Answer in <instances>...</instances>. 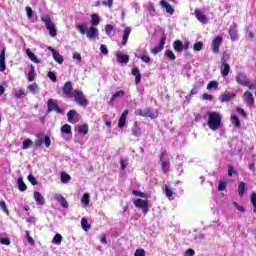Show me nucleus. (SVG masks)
<instances>
[{
	"instance_id": "f257e3e1",
	"label": "nucleus",
	"mask_w": 256,
	"mask_h": 256,
	"mask_svg": "<svg viewBox=\"0 0 256 256\" xmlns=\"http://www.w3.org/2000/svg\"><path fill=\"white\" fill-rule=\"evenodd\" d=\"M208 115V120H207V125L211 131H218L221 127V120L222 116L221 113L211 111L207 113Z\"/></svg>"
},
{
	"instance_id": "f03ea898",
	"label": "nucleus",
	"mask_w": 256,
	"mask_h": 256,
	"mask_svg": "<svg viewBox=\"0 0 256 256\" xmlns=\"http://www.w3.org/2000/svg\"><path fill=\"white\" fill-rule=\"evenodd\" d=\"M41 21L44 23L46 29L49 31L50 37H57V27L49 15H42Z\"/></svg>"
},
{
	"instance_id": "7ed1b4c3",
	"label": "nucleus",
	"mask_w": 256,
	"mask_h": 256,
	"mask_svg": "<svg viewBox=\"0 0 256 256\" xmlns=\"http://www.w3.org/2000/svg\"><path fill=\"white\" fill-rule=\"evenodd\" d=\"M227 61H229V55H227V53L224 52L223 57L221 59V67H220L222 77H227V75H229V73L231 72V66H229Z\"/></svg>"
},
{
	"instance_id": "20e7f679",
	"label": "nucleus",
	"mask_w": 256,
	"mask_h": 256,
	"mask_svg": "<svg viewBox=\"0 0 256 256\" xmlns=\"http://www.w3.org/2000/svg\"><path fill=\"white\" fill-rule=\"evenodd\" d=\"M73 97L77 104H79L81 107H87L89 105V101L87 100V97H85V94H83L80 90H74Z\"/></svg>"
},
{
	"instance_id": "39448f33",
	"label": "nucleus",
	"mask_w": 256,
	"mask_h": 256,
	"mask_svg": "<svg viewBox=\"0 0 256 256\" xmlns=\"http://www.w3.org/2000/svg\"><path fill=\"white\" fill-rule=\"evenodd\" d=\"M236 81L239 83V85H243V87H249V89H255L256 85L251 84L249 82V79H247V76L243 72H239L236 76Z\"/></svg>"
},
{
	"instance_id": "423d86ee",
	"label": "nucleus",
	"mask_w": 256,
	"mask_h": 256,
	"mask_svg": "<svg viewBox=\"0 0 256 256\" xmlns=\"http://www.w3.org/2000/svg\"><path fill=\"white\" fill-rule=\"evenodd\" d=\"M135 115L139 117H149L150 119H157V113L153 108L138 109L135 111Z\"/></svg>"
},
{
	"instance_id": "0eeeda50",
	"label": "nucleus",
	"mask_w": 256,
	"mask_h": 256,
	"mask_svg": "<svg viewBox=\"0 0 256 256\" xmlns=\"http://www.w3.org/2000/svg\"><path fill=\"white\" fill-rule=\"evenodd\" d=\"M47 107H48V110L46 112L47 115H49V113H53V111L55 113H58L59 115H63V109L59 108V105H57V102H55V100L48 99Z\"/></svg>"
},
{
	"instance_id": "6e6552de",
	"label": "nucleus",
	"mask_w": 256,
	"mask_h": 256,
	"mask_svg": "<svg viewBox=\"0 0 256 256\" xmlns=\"http://www.w3.org/2000/svg\"><path fill=\"white\" fill-rule=\"evenodd\" d=\"M135 207L138 209H142L144 215H147L149 213V203L146 202V200L143 199H136L133 201Z\"/></svg>"
},
{
	"instance_id": "1a4fd4ad",
	"label": "nucleus",
	"mask_w": 256,
	"mask_h": 256,
	"mask_svg": "<svg viewBox=\"0 0 256 256\" xmlns=\"http://www.w3.org/2000/svg\"><path fill=\"white\" fill-rule=\"evenodd\" d=\"M160 162H161L163 173H168L170 164H169V157L167 156V152L164 151L161 153Z\"/></svg>"
},
{
	"instance_id": "9d476101",
	"label": "nucleus",
	"mask_w": 256,
	"mask_h": 256,
	"mask_svg": "<svg viewBox=\"0 0 256 256\" xmlns=\"http://www.w3.org/2000/svg\"><path fill=\"white\" fill-rule=\"evenodd\" d=\"M62 91L66 97H73V95L75 94V90H73V82H66L62 87Z\"/></svg>"
},
{
	"instance_id": "9b49d317",
	"label": "nucleus",
	"mask_w": 256,
	"mask_h": 256,
	"mask_svg": "<svg viewBox=\"0 0 256 256\" xmlns=\"http://www.w3.org/2000/svg\"><path fill=\"white\" fill-rule=\"evenodd\" d=\"M165 41H167V35L162 34L159 45L151 50L152 55H157L158 53H161L162 49L165 48Z\"/></svg>"
},
{
	"instance_id": "f8f14e48",
	"label": "nucleus",
	"mask_w": 256,
	"mask_h": 256,
	"mask_svg": "<svg viewBox=\"0 0 256 256\" xmlns=\"http://www.w3.org/2000/svg\"><path fill=\"white\" fill-rule=\"evenodd\" d=\"M194 15H195L196 19L203 25H205V23H207L209 21V18L207 17V15H205V12H203L199 9L195 10Z\"/></svg>"
},
{
	"instance_id": "ddd939ff",
	"label": "nucleus",
	"mask_w": 256,
	"mask_h": 256,
	"mask_svg": "<svg viewBox=\"0 0 256 256\" xmlns=\"http://www.w3.org/2000/svg\"><path fill=\"white\" fill-rule=\"evenodd\" d=\"M221 43H223V37L221 36H216L212 40V51L213 53H219V47H221Z\"/></svg>"
},
{
	"instance_id": "4468645a",
	"label": "nucleus",
	"mask_w": 256,
	"mask_h": 256,
	"mask_svg": "<svg viewBox=\"0 0 256 256\" xmlns=\"http://www.w3.org/2000/svg\"><path fill=\"white\" fill-rule=\"evenodd\" d=\"M243 99L248 107H252V105H255V98L253 97V93H251L250 91L244 92Z\"/></svg>"
},
{
	"instance_id": "2eb2a0df",
	"label": "nucleus",
	"mask_w": 256,
	"mask_h": 256,
	"mask_svg": "<svg viewBox=\"0 0 256 256\" xmlns=\"http://www.w3.org/2000/svg\"><path fill=\"white\" fill-rule=\"evenodd\" d=\"M68 121L69 123H79V114H77V111L70 110L67 113Z\"/></svg>"
},
{
	"instance_id": "dca6fc26",
	"label": "nucleus",
	"mask_w": 256,
	"mask_h": 256,
	"mask_svg": "<svg viewBox=\"0 0 256 256\" xmlns=\"http://www.w3.org/2000/svg\"><path fill=\"white\" fill-rule=\"evenodd\" d=\"M229 35H230L231 41L239 40V34H237V25L236 24L230 26Z\"/></svg>"
},
{
	"instance_id": "f3484780",
	"label": "nucleus",
	"mask_w": 256,
	"mask_h": 256,
	"mask_svg": "<svg viewBox=\"0 0 256 256\" xmlns=\"http://www.w3.org/2000/svg\"><path fill=\"white\" fill-rule=\"evenodd\" d=\"M160 5L162 9H166V13H168V15H173V13H175V9H173V6H171V4H169L167 1L161 0Z\"/></svg>"
},
{
	"instance_id": "a211bd4d",
	"label": "nucleus",
	"mask_w": 256,
	"mask_h": 256,
	"mask_svg": "<svg viewBox=\"0 0 256 256\" xmlns=\"http://www.w3.org/2000/svg\"><path fill=\"white\" fill-rule=\"evenodd\" d=\"M127 115H129V110H124L118 122V127H120V129H123V127L126 125Z\"/></svg>"
},
{
	"instance_id": "6ab92c4d",
	"label": "nucleus",
	"mask_w": 256,
	"mask_h": 256,
	"mask_svg": "<svg viewBox=\"0 0 256 256\" xmlns=\"http://www.w3.org/2000/svg\"><path fill=\"white\" fill-rule=\"evenodd\" d=\"M99 35V30L95 27H90L88 31H86V36L88 39H94Z\"/></svg>"
},
{
	"instance_id": "aec40b11",
	"label": "nucleus",
	"mask_w": 256,
	"mask_h": 256,
	"mask_svg": "<svg viewBox=\"0 0 256 256\" xmlns=\"http://www.w3.org/2000/svg\"><path fill=\"white\" fill-rule=\"evenodd\" d=\"M55 200L57 202H59V204L64 207V209H67L69 207V203L67 202V199H65V197H63L62 195H56L55 196Z\"/></svg>"
},
{
	"instance_id": "412c9836",
	"label": "nucleus",
	"mask_w": 256,
	"mask_h": 256,
	"mask_svg": "<svg viewBox=\"0 0 256 256\" xmlns=\"http://www.w3.org/2000/svg\"><path fill=\"white\" fill-rule=\"evenodd\" d=\"M129 35H131V27H126L123 32L122 37V45H127V41H129Z\"/></svg>"
},
{
	"instance_id": "4be33fe9",
	"label": "nucleus",
	"mask_w": 256,
	"mask_h": 256,
	"mask_svg": "<svg viewBox=\"0 0 256 256\" xmlns=\"http://www.w3.org/2000/svg\"><path fill=\"white\" fill-rule=\"evenodd\" d=\"M34 201H36L37 205H45V198H43L41 192H34Z\"/></svg>"
},
{
	"instance_id": "5701e85b",
	"label": "nucleus",
	"mask_w": 256,
	"mask_h": 256,
	"mask_svg": "<svg viewBox=\"0 0 256 256\" xmlns=\"http://www.w3.org/2000/svg\"><path fill=\"white\" fill-rule=\"evenodd\" d=\"M12 93L16 99H24V97H27V93H25L23 89H14Z\"/></svg>"
},
{
	"instance_id": "b1692460",
	"label": "nucleus",
	"mask_w": 256,
	"mask_h": 256,
	"mask_svg": "<svg viewBox=\"0 0 256 256\" xmlns=\"http://www.w3.org/2000/svg\"><path fill=\"white\" fill-rule=\"evenodd\" d=\"M233 97H235V94H233V93H224V94L220 95L219 100L221 101V103H227V102L231 101V99H233Z\"/></svg>"
},
{
	"instance_id": "393cba45",
	"label": "nucleus",
	"mask_w": 256,
	"mask_h": 256,
	"mask_svg": "<svg viewBox=\"0 0 256 256\" xmlns=\"http://www.w3.org/2000/svg\"><path fill=\"white\" fill-rule=\"evenodd\" d=\"M26 55L30 59V61H32V63H41V60L35 56V53H33L31 49H26Z\"/></svg>"
},
{
	"instance_id": "a878e982",
	"label": "nucleus",
	"mask_w": 256,
	"mask_h": 256,
	"mask_svg": "<svg viewBox=\"0 0 256 256\" xmlns=\"http://www.w3.org/2000/svg\"><path fill=\"white\" fill-rule=\"evenodd\" d=\"M116 58H117L118 62H120V63H129V56L123 54L122 52H117Z\"/></svg>"
},
{
	"instance_id": "bb28decb",
	"label": "nucleus",
	"mask_w": 256,
	"mask_h": 256,
	"mask_svg": "<svg viewBox=\"0 0 256 256\" xmlns=\"http://www.w3.org/2000/svg\"><path fill=\"white\" fill-rule=\"evenodd\" d=\"M7 69V65L5 64V48H3L0 54V71L3 72Z\"/></svg>"
},
{
	"instance_id": "cd10ccee",
	"label": "nucleus",
	"mask_w": 256,
	"mask_h": 256,
	"mask_svg": "<svg viewBox=\"0 0 256 256\" xmlns=\"http://www.w3.org/2000/svg\"><path fill=\"white\" fill-rule=\"evenodd\" d=\"M0 243L2 245H11V238L7 236V233L0 234Z\"/></svg>"
},
{
	"instance_id": "c85d7f7f",
	"label": "nucleus",
	"mask_w": 256,
	"mask_h": 256,
	"mask_svg": "<svg viewBox=\"0 0 256 256\" xmlns=\"http://www.w3.org/2000/svg\"><path fill=\"white\" fill-rule=\"evenodd\" d=\"M173 48H174V51L181 53V51H183V49H184L183 42L181 40L174 41Z\"/></svg>"
},
{
	"instance_id": "c756f323",
	"label": "nucleus",
	"mask_w": 256,
	"mask_h": 256,
	"mask_svg": "<svg viewBox=\"0 0 256 256\" xmlns=\"http://www.w3.org/2000/svg\"><path fill=\"white\" fill-rule=\"evenodd\" d=\"M132 135H134V137H139L141 135V128L137 122H135L132 127Z\"/></svg>"
},
{
	"instance_id": "7c9ffc66",
	"label": "nucleus",
	"mask_w": 256,
	"mask_h": 256,
	"mask_svg": "<svg viewBox=\"0 0 256 256\" xmlns=\"http://www.w3.org/2000/svg\"><path fill=\"white\" fill-rule=\"evenodd\" d=\"M27 89L33 95H37V93H39V85H37V83H33V84L28 85Z\"/></svg>"
},
{
	"instance_id": "2f4dec72",
	"label": "nucleus",
	"mask_w": 256,
	"mask_h": 256,
	"mask_svg": "<svg viewBox=\"0 0 256 256\" xmlns=\"http://www.w3.org/2000/svg\"><path fill=\"white\" fill-rule=\"evenodd\" d=\"M247 189V184L245 182H240L238 186V195L239 197H243L245 195V190Z\"/></svg>"
},
{
	"instance_id": "473e14b6",
	"label": "nucleus",
	"mask_w": 256,
	"mask_h": 256,
	"mask_svg": "<svg viewBox=\"0 0 256 256\" xmlns=\"http://www.w3.org/2000/svg\"><path fill=\"white\" fill-rule=\"evenodd\" d=\"M78 133L80 135H87L89 133V126L87 124L78 126Z\"/></svg>"
},
{
	"instance_id": "72a5a7b5",
	"label": "nucleus",
	"mask_w": 256,
	"mask_h": 256,
	"mask_svg": "<svg viewBox=\"0 0 256 256\" xmlns=\"http://www.w3.org/2000/svg\"><path fill=\"white\" fill-rule=\"evenodd\" d=\"M54 61H56V63H59V65H63V56L60 55L59 52L54 51V54H52Z\"/></svg>"
},
{
	"instance_id": "f704fd0d",
	"label": "nucleus",
	"mask_w": 256,
	"mask_h": 256,
	"mask_svg": "<svg viewBox=\"0 0 256 256\" xmlns=\"http://www.w3.org/2000/svg\"><path fill=\"white\" fill-rule=\"evenodd\" d=\"M125 95V91L119 90L116 93H114L110 99V103H113L116 99H119V97H123Z\"/></svg>"
},
{
	"instance_id": "c9c22d12",
	"label": "nucleus",
	"mask_w": 256,
	"mask_h": 256,
	"mask_svg": "<svg viewBox=\"0 0 256 256\" xmlns=\"http://www.w3.org/2000/svg\"><path fill=\"white\" fill-rule=\"evenodd\" d=\"M231 123L234 125L237 129L241 127V120L236 115L231 116Z\"/></svg>"
},
{
	"instance_id": "e433bc0d",
	"label": "nucleus",
	"mask_w": 256,
	"mask_h": 256,
	"mask_svg": "<svg viewBox=\"0 0 256 256\" xmlns=\"http://www.w3.org/2000/svg\"><path fill=\"white\" fill-rule=\"evenodd\" d=\"M100 22H101V19L99 18V15L92 14L91 23H92L93 27H97V25H99Z\"/></svg>"
},
{
	"instance_id": "4c0bfd02",
	"label": "nucleus",
	"mask_w": 256,
	"mask_h": 256,
	"mask_svg": "<svg viewBox=\"0 0 256 256\" xmlns=\"http://www.w3.org/2000/svg\"><path fill=\"white\" fill-rule=\"evenodd\" d=\"M61 133H65V135H71L73 132L71 131V125L65 124L61 127Z\"/></svg>"
},
{
	"instance_id": "58836bf2",
	"label": "nucleus",
	"mask_w": 256,
	"mask_h": 256,
	"mask_svg": "<svg viewBox=\"0 0 256 256\" xmlns=\"http://www.w3.org/2000/svg\"><path fill=\"white\" fill-rule=\"evenodd\" d=\"M18 189L19 191H27V185L23 181V178H18Z\"/></svg>"
},
{
	"instance_id": "ea45409f",
	"label": "nucleus",
	"mask_w": 256,
	"mask_h": 256,
	"mask_svg": "<svg viewBox=\"0 0 256 256\" xmlns=\"http://www.w3.org/2000/svg\"><path fill=\"white\" fill-rule=\"evenodd\" d=\"M217 87H219V82L218 81H215V80H212L208 83L206 89L208 91H211V89H217Z\"/></svg>"
},
{
	"instance_id": "a19ab883",
	"label": "nucleus",
	"mask_w": 256,
	"mask_h": 256,
	"mask_svg": "<svg viewBox=\"0 0 256 256\" xmlns=\"http://www.w3.org/2000/svg\"><path fill=\"white\" fill-rule=\"evenodd\" d=\"M78 31L81 33V35L87 34V23H83L77 26Z\"/></svg>"
},
{
	"instance_id": "79ce46f5",
	"label": "nucleus",
	"mask_w": 256,
	"mask_h": 256,
	"mask_svg": "<svg viewBox=\"0 0 256 256\" xmlns=\"http://www.w3.org/2000/svg\"><path fill=\"white\" fill-rule=\"evenodd\" d=\"M81 227L84 231H89V229H91V225H89V222H87L85 218L81 219Z\"/></svg>"
},
{
	"instance_id": "37998d69",
	"label": "nucleus",
	"mask_w": 256,
	"mask_h": 256,
	"mask_svg": "<svg viewBox=\"0 0 256 256\" xmlns=\"http://www.w3.org/2000/svg\"><path fill=\"white\" fill-rule=\"evenodd\" d=\"M61 241H63V236H61V234H56L52 240V243H54V245H61Z\"/></svg>"
},
{
	"instance_id": "c03bdc74",
	"label": "nucleus",
	"mask_w": 256,
	"mask_h": 256,
	"mask_svg": "<svg viewBox=\"0 0 256 256\" xmlns=\"http://www.w3.org/2000/svg\"><path fill=\"white\" fill-rule=\"evenodd\" d=\"M38 139L37 140H35V145H36V147H41V145H43V141H44V134L43 133H40V134H38Z\"/></svg>"
},
{
	"instance_id": "a18cd8bd",
	"label": "nucleus",
	"mask_w": 256,
	"mask_h": 256,
	"mask_svg": "<svg viewBox=\"0 0 256 256\" xmlns=\"http://www.w3.org/2000/svg\"><path fill=\"white\" fill-rule=\"evenodd\" d=\"M31 145H33V141L31 139H26L22 142V149H29V147H31Z\"/></svg>"
},
{
	"instance_id": "49530a36",
	"label": "nucleus",
	"mask_w": 256,
	"mask_h": 256,
	"mask_svg": "<svg viewBox=\"0 0 256 256\" xmlns=\"http://www.w3.org/2000/svg\"><path fill=\"white\" fill-rule=\"evenodd\" d=\"M61 181L63 183H69V181H71V176H69V174L62 172L61 173Z\"/></svg>"
},
{
	"instance_id": "de8ad7c7",
	"label": "nucleus",
	"mask_w": 256,
	"mask_h": 256,
	"mask_svg": "<svg viewBox=\"0 0 256 256\" xmlns=\"http://www.w3.org/2000/svg\"><path fill=\"white\" fill-rule=\"evenodd\" d=\"M165 55H166L167 59H170V61H175V59H176L175 54L171 50H167L165 52Z\"/></svg>"
},
{
	"instance_id": "09e8293b",
	"label": "nucleus",
	"mask_w": 256,
	"mask_h": 256,
	"mask_svg": "<svg viewBox=\"0 0 256 256\" xmlns=\"http://www.w3.org/2000/svg\"><path fill=\"white\" fill-rule=\"evenodd\" d=\"M139 58L143 61V63H151V57L147 54H142L139 56Z\"/></svg>"
},
{
	"instance_id": "8fccbe9b",
	"label": "nucleus",
	"mask_w": 256,
	"mask_h": 256,
	"mask_svg": "<svg viewBox=\"0 0 256 256\" xmlns=\"http://www.w3.org/2000/svg\"><path fill=\"white\" fill-rule=\"evenodd\" d=\"M232 205H233V207H235V209H237V211H239L240 213H245V207L239 205V203L233 202Z\"/></svg>"
},
{
	"instance_id": "3c124183",
	"label": "nucleus",
	"mask_w": 256,
	"mask_h": 256,
	"mask_svg": "<svg viewBox=\"0 0 256 256\" xmlns=\"http://www.w3.org/2000/svg\"><path fill=\"white\" fill-rule=\"evenodd\" d=\"M165 195L168 197V199H171L173 197V190L169 186H165Z\"/></svg>"
},
{
	"instance_id": "603ef678",
	"label": "nucleus",
	"mask_w": 256,
	"mask_h": 256,
	"mask_svg": "<svg viewBox=\"0 0 256 256\" xmlns=\"http://www.w3.org/2000/svg\"><path fill=\"white\" fill-rule=\"evenodd\" d=\"M250 201L254 207V213H256V193L253 192L251 197H250Z\"/></svg>"
},
{
	"instance_id": "864d4df0",
	"label": "nucleus",
	"mask_w": 256,
	"mask_h": 256,
	"mask_svg": "<svg viewBox=\"0 0 256 256\" xmlns=\"http://www.w3.org/2000/svg\"><path fill=\"white\" fill-rule=\"evenodd\" d=\"M81 203L85 206L89 205V194H84L82 196Z\"/></svg>"
},
{
	"instance_id": "5fc2aeb1",
	"label": "nucleus",
	"mask_w": 256,
	"mask_h": 256,
	"mask_svg": "<svg viewBox=\"0 0 256 256\" xmlns=\"http://www.w3.org/2000/svg\"><path fill=\"white\" fill-rule=\"evenodd\" d=\"M32 71L28 73V81H34L35 80V67L31 66Z\"/></svg>"
},
{
	"instance_id": "6e6d98bb",
	"label": "nucleus",
	"mask_w": 256,
	"mask_h": 256,
	"mask_svg": "<svg viewBox=\"0 0 256 256\" xmlns=\"http://www.w3.org/2000/svg\"><path fill=\"white\" fill-rule=\"evenodd\" d=\"M0 208L4 211V213H6V215H9V210L7 209V204L5 201L2 200L0 202Z\"/></svg>"
},
{
	"instance_id": "4d7b16f0",
	"label": "nucleus",
	"mask_w": 256,
	"mask_h": 256,
	"mask_svg": "<svg viewBox=\"0 0 256 256\" xmlns=\"http://www.w3.org/2000/svg\"><path fill=\"white\" fill-rule=\"evenodd\" d=\"M28 181L31 183V185H38L39 183L37 182V179L35 178V176H33L32 174L28 176Z\"/></svg>"
},
{
	"instance_id": "13d9d810",
	"label": "nucleus",
	"mask_w": 256,
	"mask_h": 256,
	"mask_svg": "<svg viewBox=\"0 0 256 256\" xmlns=\"http://www.w3.org/2000/svg\"><path fill=\"white\" fill-rule=\"evenodd\" d=\"M48 77H49V79H50L53 83H57V76L55 75L54 72L49 71V72H48Z\"/></svg>"
},
{
	"instance_id": "bf43d9fd",
	"label": "nucleus",
	"mask_w": 256,
	"mask_h": 256,
	"mask_svg": "<svg viewBox=\"0 0 256 256\" xmlns=\"http://www.w3.org/2000/svg\"><path fill=\"white\" fill-rule=\"evenodd\" d=\"M132 195H135V197H142L143 199H145V193L139 190H133Z\"/></svg>"
},
{
	"instance_id": "052dcab7",
	"label": "nucleus",
	"mask_w": 256,
	"mask_h": 256,
	"mask_svg": "<svg viewBox=\"0 0 256 256\" xmlns=\"http://www.w3.org/2000/svg\"><path fill=\"white\" fill-rule=\"evenodd\" d=\"M43 142L45 147H50L51 146V138H49V136H43Z\"/></svg>"
},
{
	"instance_id": "680f3d73",
	"label": "nucleus",
	"mask_w": 256,
	"mask_h": 256,
	"mask_svg": "<svg viewBox=\"0 0 256 256\" xmlns=\"http://www.w3.org/2000/svg\"><path fill=\"white\" fill-rule=\"evenodd\" d=\"M203 49V42H197L194 44V51H201Z\"/></svg>"
},
{
	"instance_id": "e2e57ef3",
	"label": "nucleus",
	"mask_w": 256,
	"mask_h": 256,
	"mask_svg": "<svg viewBox=\"0 0 256 256\" xmlns=\"http://www.w3.org/2000/svg\"><path fill=\"white\" fill-rule=\"evenodd\" d=\"M225 189H227V183L221 181V182L218 184V191H225Z\"/></svg>"
},
{
	"instance_id": "0e129e2a",
	"label": "nucleus",
	"mask_w": 256,
	"mask_h": 256,
	"mask_svg": "<svg viewBox=\"0 0 256 256\" xmlns=\"http://www.w3.org/2000/svg\"><path fill=\"white\" fill-rule=\"evenodd\" d=\"M106 35L110 36L111 32L113 31V25L108 24L105 26Z\"/></svg>"
},
{
	"instance_id": "69168bd1",
	"label": "nucleus",
	"mask_w": 256,
	"mask_h": 256,
	"mask_svg": "<svg viewBox=\"0 0 256 256\" xmlns=\"http://www.w3.org/2000/svg\"><path fill=\"white\" fill-rule=\"evenodd\" d=\"M100 51L101 53H103V55H109V50L107 49V46L104 44L100 46Z\"/></svg>"
},
{
	"instance_id": "338daca9",
	"label": "nucleus",
	"mask_w": 256,
	"mask_h": 256,
	"mask_svg": "<svg viewBox=\"0 0 256 256\" xmlns=\"http://www.w3.org/2000/svg\"><path fill=\"white\" fill-rule=\"evenodd\" d=\"M26 237H27V241H28V243H30V245H35V240H33V237H31L29 235V231H26Z\"/></svg>"
},
{
	"instance_id": "774afa93",
	"label": "nucleus",
	"mask_w": 256,
	"mask_h": 256,
	"mask_svg": "<svg viewBox=\"0 0 256 256\" xmlns=\"http://www.w3.org/2000/svg\"><path fill=\"white\" fill-rule=\"evenodd\" d=\"M134 256H145V250L137 249L134 253Z\"/></svg>"
}]
</instances>
